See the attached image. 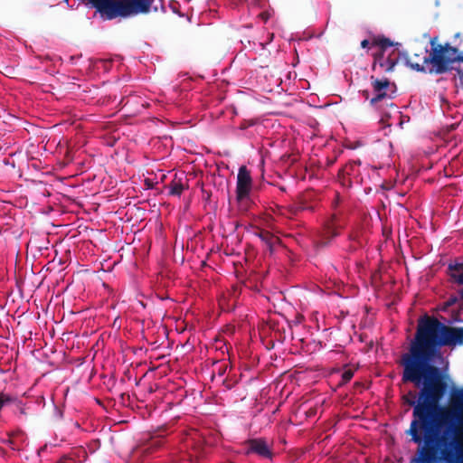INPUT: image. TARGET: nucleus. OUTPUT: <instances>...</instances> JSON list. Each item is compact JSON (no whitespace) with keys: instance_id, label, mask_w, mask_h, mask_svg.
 <instances>
[{"instance_id":"1","label":"nucleus","mask_w":463,"mask_h":463,"mask_svg":"<svg viewBox=\"0 0 463 463\" xmlns=\"http://www.w3.org/2000/svg\"><path fill=\"white\" fill-rule=\"evenodd\" d=\"M444 330L445 325L437 318H421L410 353L402 356V381L422 385L418 400L408 402L413 407L411 431L416 441L420 439L417 432L419 429L424 430L428 437L437 435L442 414H446L439 402L447 384L440 370L432 364L439 349L443 346Z\"/></svg>"},{"instance_id":"2","label":"nucleus","mask_w":463,"mask_h":463,"mask_svg":"<svg viewBox=\"0 0 463 463\" xmlns=\"http://www.w3.org/2000/svg\"><path fill=\"white\" fill-rule=\"evenodd\" d=\"M442 423L439 432L434 437H428V434L424 430L419 429L417 430L420 436V440H415L411 434V424L410 429L406 431L411 436V440L418 444L419 447L416 450L415 455L411 458L409 463H439V449L441 446H445L447 449L453 448V449L458 450L460 449L459 444L457 441H451L449 446L444 443V428L447 422L446 414H442Z\"/></svg>"},{"instance_id":"3","label":"nucleus","mask_w":463,"mask_h":463,"mask_svg":"<svg viewBox=\"0 0 463 463\" xmlns=\"http://www.w3.org/2000/svg\"><path fill=\"white\" fill-rule=\"evenodd\" d=\"M436 37L430 39L431 52L423 56L421 64L413 62L411 59L406 60V64L416 71H425V64L431 63L435 72L444 73L452 68L454 62L463 61V56L457 48L449 44L436 45Z\"/></svg>"},{"instance_id":"4","label":"nucleus","mask_w":463,"mask_h":463,"mask_svg":"<svg viewBox=\"0 0 463 463\" xmlns=\"http://www.w3.org/2000/svg\"><path fill=\"white\" fill-rule=\"evenodd\" d=\"M184 449L187 450L189 460L193 461L203 453L204 440L196 430H191L183 440Z\"/></svg>"},{"instance_id":"5","label":"nucleus","mask_w":463,"mask_h":463,"mask_svg":"<svg viewBox=\"0 0 463 463\" xmlns=\"http://www.w3.org/2000/svg\"><path fill=\"white\" fill-rule=\"evenodd\" d=\"M252 181L250 172L246 166L241 165L239 168L237 175V198L238 200H243L247 198L251 190Z\"/></svg>"},{"instance_id":"6","label":"nucleus","mask_w":463,"mask_h":463,"mask_svg":"<svg viewBox=\"0 0 463 463\" xmlns=\"http://www.w3.org/2000/svg\"><path fill=\"white\" fill-rule=\"evenodd\" d=\"M244 449L246 454L255 453L258 456L266 458H270L272 457L270 446L262 439H250L246 443Z\"/></svg>"},{"instance_id":"7","label":"nucleus","mask_w":463,"mask_h":463,"mask_svg":"<svg viewBox=\"0 0 463 463\" xmlns=\"http://www.w3.org/2000/svg\"><path fill=\"white\" fill-rule=\"evenodd\" d=\"M127 17L146 14L150 10V0H124Z\"/></svg>"},{"instance_id":"8","label":"nucleus","mask_w":463,"mask_h":463,"mask_svg":"<svg viewBox=\"0 0 463 463\" xmlns=\"http://www.w3.org/2000/svg\"><path fill=\"white\" fill-rule=\"evenodd\" d=\"M443 346L460 345L463 344V327H448L445 326Z\"/></svg>"},{"instance_id":"9","label":"nucleus","mask_w":463,"mask_h":463,"mask_svg":"<svg viewBox=\"0 0 463 463\" xmlns=\"http://www.w3.org/2000/svg\"><path fill=\"white\" fill-rule=\"evenodd\" d=\"M337 235V226L334 220L328 222L324 228L323 232L318 233L315 239L317 247L326 246L330 239Z\"/></svg>"},{"instance_id":"10","label":"nucleus","mask_w":463,"mask_h":463,"mask_svg":"<svg viewBox=\"0 0 463 463\" xmlns=\"http://www.w3.org/2000/svg\"><path fill=\"white\" fill-rule=\"evenodd\" d=\"M397 60L390 58V56H385L384 52H381L379 54L374 56V63L373 70H376L378 67L386 72L392 71L395 65L397 64Z\"/></svg>"},{"instance_id":"11","label":"nucleus","mask_w":463,"mask_h":463,"mask_svg":"<svg viewBox=\"0 0 463 463\" xmlns=\"http://www.w3.org/2000/svg\"><path fill=\"white\" fill-rule=\"evenodd\" d=\"M372 80H373V91L375 92V96L371 99V104L374 105L377 102H379L386 98L387 95H386L385 90L389 87L390 82L386 79L378 80V79H373V77H372Z\"/></svg>"},{"instance_id":"12","label":"nucleus","mask_w":463,"mask_h":463,"mask_svg":"<svg viewBox=\"0 0 463 463\" xmlns=\"http://www.w3.org/2000/svg\"><path fill=\"white\" fill-rule=\"evenodd\" d=\"M449 269L451 270V277L454 279V280L463 285V263L449 265ZM460 295L463 298V288Z\"/></svg>"},{"instance_id":"13","label":"nucleus","mask_w":463,"mask_h":463,"mask_svg":"<svg viewBox=\"0 0 463 463\" xmlns=\"http://www.w3.org/2000/svg\"><path fill=\"white\" fill-rule=\"evenodd\" d=\"M258 236L260 238V240L267 245V247L272 250L273 246L277 243L278 238L275 237L273 234H271L269 232L266 231H260L258 233Z\"/></svg>"},{"instance_id":"14","label":"nucleus","mask_w":463,"mask_h":463,"mask_svg":"<svg viewBox=\"0 0 463 463\" xmlns=\"http://www.w3.org/2000/svg\"><path fill=\"white\" fill-rule=\"evenodd\" d=\"M184 190V185L180 180H174L169 185V194L171 195L180 196Z\"/></svg>"},{"instance_id":"15","label":"nucleus","mask_w":463,"mask_h":463,"mask_svg":"<svg viewBox=\"0 0 463 463\" xmlns=\"http://www.w3.org/2000/svg\"><path fill=\"white\" fill-rule=\"evenodd\" d=\"M374 44L378 45L381 47L382 51L381 52H386V48L387 47H391V46H394V45H399L398 43H394L393 42H392L390 39L388 38H385V37H383V38H379L377 39L375 42H374Z\"/></svg>"},{"instance_id":"16","label":"nucleus","mask_w":463,"mask_h":463,"mask_svg":"<svg viewBox=\"0 0 463 463\" xmlns=\"http://www.w3.org/2000/svg\"><path fill=\"white\" fill-rule=\"evenodd\" d=\"M440 454H441V458L444 459V461L446 463H454L455 462L453 453H451L448 450H444Z\"/></svg>"},{"instance_id":"17","label":"nucleus","mask_w":463,"mask_h":463,"mask_svg":"<svg viewBox=\"0 0 463 463\" xmlns=\"http://www.w3.org/2000/svg\"><path fill=\"white\" fill-rule=\"evenodd\" d=\"M353 375H354V373L351 370L345 371L342 374L343 382L344 383L349 382L352 379Z\"/></svg>"},{"instance_id":"18","label":"nucleus","mask_w":463,"mask_h":463,"mask_svg":"<svg viewBox=\"0 0 463 463\" xmlns=\"http://www.w3.org/2000/svg\"><path fill=\"white\" fill-rule=\"evenodd\" d=\"M457 83L463 88V70L458 71V76L456 78Z\"/></svg>"},{"instance_id":"19","label":"nucleus","mask_w":463,"mask_h":463,"mask_svg":"<svg viewBox=\"0 0 463 463\" xmlns=\"http://www.w3.org/2000/svg\"><path fill=\"white\" fill-rule=\"evenodd\" d=\"M456 400L460 403V404H463V389L460 390L457 394H456Z\"/></svg>"},{"instance_id":"20","label":"nucleus","mask_w":463,"mask_h":463,"mask_svg":"<svg viewBox=\"0 0 463 463\" xmlns=\"http://www.w3.org/2000/svg\"><path fill=\"white\" fill-rule=\"evenodd\" d=\"M369 44H370V42H369L368 40H366V39H365V40H363V41L361 42V46H362V48H367V47L369 46Z\"/></svg>"},{"instance_id":"21","label":"nucleus","mask_w":463,"mask_h":463,"mask_svg":"<svg viewBox=\"0 0 463 463\" xmlns=\"http://www.w3.org/2000/svg\"><path fill=\"white\" fill-rule=\"evenodd\" d=\"M17 405H18V407H19V411H20V413H22V414H25V409H24V407L21 404V402H17Z\"/></svg>"},{"instance_id":"22","label":"nucleus","mask_w":463,"mask_h":463,"mask_svg":"<svg viewBox=\"0 0 463 463\" xmlns=\"http://www.w3.org/2000/svg\"><path fill=\"white\" fill-rule=\"evenodd\" d=\"M262 18H263L265 21H266V20H268V16H267L266 14H262Z\"/></svg>"}]
</instances>
